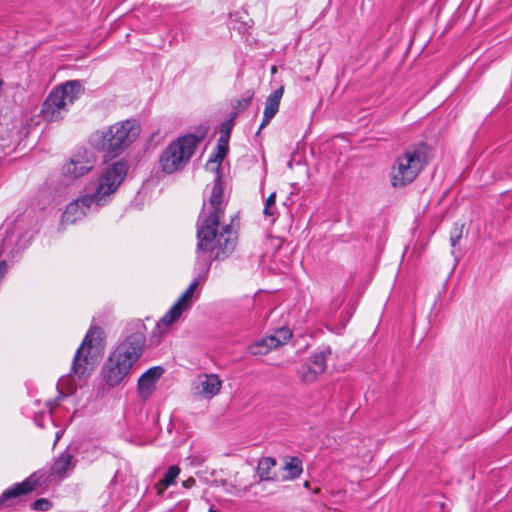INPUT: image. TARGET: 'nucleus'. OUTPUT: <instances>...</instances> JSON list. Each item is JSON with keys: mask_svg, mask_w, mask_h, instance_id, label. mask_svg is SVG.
I'll list each match as a JSON object with an SVG mask.
<instances>
[{"mask_svg": "<svg viewBox=\"0 0 512 512\" xmlns=\"http://www.w3.org/2000/svg\"><path fill=\"white\" fill-rule=\"evenodd\" d=\"M330 355L331 349L329 346L319 347L309 356L307 361L316 370V373L320 375L325 372L327 368V360Z\"/></svg>", "mask_w": 512, "mask_h": 512, "instance_id": "obj_19", "label": "nucleus"}, {"mask_svg": "<svg viewBox=\"0 0 512 512\" xmlns=\"http://www.w3.org/2000/svg\"><path fill=\"white\" fill-rule=\"evenodd\" d=\"M208 512H218V511L210 508Z\"/></svg>", "mask_w": 512, "mask_h": 512, "instance_id": "obj_37", "label": "nucleus"}, {"mask_svg": "<svg viewBox=\"0 0 512 512\" xmlns=\"http://www.w3.org/2000/svg\"><path fill=\"white\" fill-rule=\"evenodd\" d=\"M232 125L230 122L226 121L222 123L221 130H227L229 132V135L231 134Z\"/></svg>", "mask_w": 512, "mask_h": 512, "instance_id": "obj_34", "label": "nucleus"}, {"mask_svg": "<svg viewBox=\"0 0 512 512\" xmlns=\"http://www.w3.org/2000/svg\"><path fill=\"white\" fill-rule=\"evenodd\" d=\"M284 93V87L281 86L274 90L266 99L265 102V108L263 112V118L261 121V124L259 126V129L257 131V135L260 133V131L266 127L270 121L274 118V116L277 114L280 106V101Z\"/></svg>", "mask_w": 512, "mask_h": 512, "instance_id": "obj_17", "label": "nucleus"}, {"mask_svg": "<svg viewBox=\"0 0 512 512\" xmlns=\"http://www.w3.org/2000/svg\"><path fill=\"white\" fill-rule=\"evenodd\" d=\"M146 326L137 319L129 322L123 332V339L110 353L101 368L103 382L110 388L121 385L130 375L146 347Z\"/></svg>", "mask_w": 512, "mask_h": 512, "instance_id": "obj_2", "label": "nucleus"}, {"mask_svg": "<svg viewBox=\"0 0 512 512\" xmlns=\"http://www.w3.org/2000/svg\"><path fill=\"white\" fill-rule=\"evenodd\" d=\"M276 459L273 457H262L259 459L256 473L260 481H274L276 475L272 473V469L276 466Z\"/></svg>", "mask_w": 512, "mask_h": 512, "instance_id": "obj_20", "label": "nucleus"}, {"mask_svg": "<svg viewBox=\"0 0 512 512\" xmlns=\"http://www.w3.org/2000/svg\"><path fill=\"white\" fill-rule=\"evenodd\" d=\"M299 376L303 382L312 383L317 379L319 374L316 373V370L312 367V365L306 361L301 365L299 369Z\"/></svg>", "mask_w": 512, "mask_h": 512, "instance_id": "obj_26", "label": "nucleus"}, {"mask_svg": "<svg viewBox=\"0 0 512 512\" xmlns=\"http://www.w3.org/2000/svg\"><path fill=\"white\" fill-rule=\"evenodd\" d=\"M102 207L91 192L81 194L66 206L61 217L62 224H74L89 213L98 212Z\"/></svg>", "mask_w": 512, "mask_h": 512, "instance_id": "obj_11", "label": "nucleus"}, {"mask_svg": "<svg viewBox=\"0 0 512 512\" xmlns=\"http://www.w3.org/2000/svg\"><path fill=\"white\" fill-rule=\"evenodd\" d=\"M221 386L222 382L216 374H202L194 382V391L204 399H211L220 392Z\"/></svg>", "mask_w": 512, "mask_h": 512, "instance_id": "obj_16", "label": "nucleus"}, {"mask_svg": "<svg viewBox=\"0 0 512 512\" xmlns=\"http://www.w3.org/2000/svg\"><path fill=\"white\" fill-rule=\"evenodd\" d=\"M292 337V331L287 327L279 328L274 334L266 336L257 340L248 347V352L251 355H265L271 349L277 348L285 344Z\"/></svg>", "mask_w": 512, "mask_h": 512, "instance_id": "obj_14", "label": "nucleus"}, {"mask_svg": "<svg viewBox=\"0 0 512 512\" xmlns=\"http://www.w3.org/2000/svg\"><path fill=\"white\" fill-rule=\"evenodd\" d=\"M464 224L455 222L450 231V245L452 247V254L455 253V248L463 236Z\"/></svg>", "mask_w": 512, "mask_h": 512, "instance_id": "obj_27", "label": "nucleus"}, {"mask_svg": "<svg viewBox=\"0 0 512 512\" xmlns=\"http://www.w3.org/2000/svg\"><path fill=\"white\" fill-rule=\"evenodd\" d=\"M68 394H69V393H64V392H62V391H59V395H58V397H57L56 401H58V400H60V399H62V398H64V397L68 396Z\"/></svg>", "mask_w": 512, "mask_h": 512, "instance_id": "obj_35", "label": "nucleus"}, {"mask_svg": "<svg viewBox=\"0 0 512 512\" xmlns=\"http://www.w3.org/2000/svg\"><path fill=\"white\" fill-rule=\"evenodd\" d=\"M223 191L221 172H214L213 186L209 197L211 211L206 214L202 209L197 221L198 249L201 251L216 250V259L228 258L235 250L238 238L233 220L219 229L220 220L224 216L226 207ZM203 208H205V204Z\"/></svg>", "mask_w": 512, "mask_h": 512, "instance_id": "obj_1", "label": "nucleus"}, {"mask_svg": "<svg viewBox=\"0 0 512 512\" xmlns=\"http://www.w3.org/2000/svg\"><path fill=\"white\" fill-rule=\"evenodd\" d=\"M180 471L181 470L178 465H171L168 468L161 480L156 484L158 494H162L165 489H167L175 482L176 478L180 474Z\"/></svg>", "mask_w": 512, "mask_h": 512, "instance_id": "obj_24", "label": "nucleus"}, {"mask_svg": "<svg viewBox=\"0 0 512 512\" xmlns=\"http://www.w3.org/2000/svg\"><path fill=\"white\" fill-rule=\"evenodd\" d=\"M229 132L227 130H221L217 145L229 148Z\"/></svg>", "mask_w": 512, "mask_h": 512, "instance_id": "obj_31", "label": "nucleus"}, {"mask_svg": "<svg viewBox=\"0 0 512 512\" xmlns=\"http://www.w3.org/2000/svg\"><path fill=\"white\" fill-rule=\"evenodd\" d=\"M140 131L141 127L137 120L127 119L93 132L89 137V143L97 151L115 157L138 138Z\"/></svg>", "mask_w": 512, "mask_h": 512, "instance_id": "obj_3", "label": "nucleus"}, {"mask_svg": "<svg viewBox=\"0 0 512 512\" xmlns=\"http://www.w3.org/2000/svg\"><path fill=\"white\" fill-rule=\"evenodd\" d=\"M51 507V503L48 499L39 498L35 500L32 504V508L39 511H47Z\"/></svg>", "mask_w": 512, "mask_h": 512, "instance_id": "obj_30", "label": "nucleus"}, {"mask_svg": "<svg viewBox=\"0 0 512 512\" xmlns=\"http://www.w3.org/2000/svg\"><path fill=\"white\" fill-rule=\"evenodd\" d=\"M34 422L37 426L41 427V428H44L45 427V424L46 422H53V419H52V416H51V413L48 412H40V413H37L35 414L34 416Z\"/></svg>", "mask_w": 512, "mask_h": 512, "instance_id": "obj_29", "label": "nucleus"}, {"mask_svg": "<svg viewBox=\"0 0 512 512\" xmlns=\"http://www.w3.org/2000/svg\"><path fill=\"white\" fill-rule=\"evenodd\" d=\"M163 373L164 369L161 366H153L139 377L137 392L141 399L146 400L151 396Z\"/></svg>", "mask_w": 512, "mask_h": 512, "instance_id": "obj_15", "label": "nucleus"}, {"mask_svg": "<svg viewBox=\"0 0 512 512\" xmlns=\"http://www.w3.org/2000/svg\"><path fill=\"white\" fill-rule=\"evenodd\" d=\"M84 93L80 80H69L53 88L42 104L40 115L46 121L64 118L69 107Z\"/></svg>", "mask_w": 512, "mask_h": 512, "instance_id": "obj_5", "label": "nucleus"}, {"mask_svg": "<svg viewBox=\"0 0 512 512\" xmlns=\"http://www.w3.org/2000/svg\"><path fill=\"white\" fill-rule=\"evenodd\" d=\"M283 470L286 472L283 476L284 480H295L299 478L303 472L302 460L298 457H288Z\"/></svg>", "mask_w": 512, "mask_h": 512, "instance_id": "obj_21", "label": "nucleus"}, {"mask_svg": "<svg viewBox=\"0 0 512 512\" xmlns=\"http://www.w3.org/2000/svg\"><path fill=\"white\" fill-rule=\"evenodd\" d=\"M184 311L186 310L181 307L179 303L175 302L174 305L160 318L156 325V329L160 330L162 326L168 327L177 321Z\"/></svg>", "mask_w": 512, "mask_h": 512, "instance_id": "obj_22", "label": "nucleus"}, {"mask_svg": "<svg viewBox=\"0 0 512 512\" xmlns=\"http://www.w3.org/2000/svg\"><path fill=\"white\" fill-rule=\"evenodd\" d=\"M31 231H4L0 245V281L7 272L6 259H14L29 244Z\"/></svg>", "mask_w": 512, "mask_h": 512, "instance_id": "obj_10", "label": "nucleus"}, {"mask_svg": "<svg viewBox=\"0 0 512 512\" xmlns=\"http://www.w3.org/2000/svg\"><path fill=\"white\" fill-rule=\"evenodd\" d=\"M63 434V431H58L56 432V438H55V442L54 444H56V442L60 439L61 435Z\"/></svg>", "mask_w": 512, "mask_h": 512, "instance_id": "obj_36", "label": "nucleus"}, {"mask_svg": "<svg viewBox=\"0 0 512 512\" xmlns=\"http://www.w3.org/2000/svg\"><path fill=\"white\" fill-rule=\"evenodd\" d=\"M98 456V448L90 441H73L54 460L51 467L52 474L58 477H65L66 473L72 470L77 462L76 457L89 462Z\"/></svg>", "mask_w": 512, "mask_h": 512, "instance_id": "obj_8", "label": "nucleus"}, {"mask_svg": "<svg viewBox=\"0 0 512 512\" xmlns=\"http://www.w3.org/2000/svg\"><path fill=\"white\" fill-rule=\"evenodd\" d=\"M96 156L86 148H79L65 163L63 173L71 178H79L92 170Z\"/></svg>", "mask_w": 512, "mask_h": 512, "instance_id": "obj_12", "label": "nucleus"}, {"mask_svg": "<svg viewBox=\"0 0 512 512\" xmlns=\"http://www.w3.org/2000/svg\"><path fill=\"white\" fill-rule=\"evenodd\" d=\"M251 99H252L251 96L246 99H243L242 101H239V105L242 106L243 108H246L250 105Z\"/></svg>", "mask_w": 512, "mask_h": 512, "instance_id": "obj_33", "label": "nucleus"}, {"mask_svg": "<svg viewBox=\"0 0 512 512\" xmlns=\"http://www.w3.org/2000/svg\"><path fill=\"white\" fill-rule=\"evenodd\" d=\"M103 330L98 326H92L87 331L81 345L78 347L72 362L71 372L59 380V386L67 384L69 393L76 390L77 385L72 383L75 377L88 378L95 365L94 358L103 348Z\"/></svg>", "mask_w": 512, "mask_h": 512, "instance_id": "obj_4", "label": "nucleus"}, {"mask_svg": "<svg viewBox=\"0 0 512 512\" xmlns=\"http://www.w3.org/2000/svg\"><path fill=\"white\" fill-rule=\"evenodd\" d=\"M425 160V145L408 147L394 161L391 170V185L395 188H402L413 182L423 169Z\"/></svg>", "mask_w": 512, "mask_h": 512, "instance_id": "obj_6", "label": "nucleus"}, {"mask_svg": "<svg viewBox=\"0 0 512 512\" xmlns=\"http://www.w3.org/2000/svg\"><path fill=\"white\" fill-rule=\"evenodd\" d=\"M229 148L224 146H216V152L211 154L205 168L211 172H220L221 163L228 153Z\"/></svg>", "mask_w": 512, "mask_h": 512, "instance_id": "obj_23", "label": "nucleus"}, {"mask_svg": "<svg viewBox=\"0 0 512 512\" xmlns=\"http://www.w3.org/2000/svg\"><path fill=\"white\" fill-rule=\"evenodd\" d=\"M46 482L45 474L38 471L32 473L24 481L16 483L7 488L0 495V505L5 504L8 500L17 498L22 495H27L37 487L42 486Z\"/></svg>", "mask_w": 512, "mask_h": 512, "instance_id": "obj_13", "label": "nucleus"}, {"mask_svg": "<svg viewBox=\"0 0 512 512\" xmlns=\"http://www.w3.org/2000/svg\"><path fill=\"white\" fill-rule=\"evenodd\" d=\"M216 250L214 251H201L197 248V257L195 262V277L194 279L200 283H204L211 269V264L215 258Z\"/></svg>", "mask_w": 512, "mask_h": 512, "instance_id": "obj_18", "label": "nucleus"}, {"mask_svg": "<svg viewBox=\"0 0 512 512\" xmlns=\"http://www.w3.org/2000/svg\"><path fill=\"white\" fill-rule=\"evenodd\" d=\"M195 484L196 480L193 477H190L182 482V486L187 489L193 487Z\"/></svg>", "mask_w": 512, "mask_h": 512, "instance_id": "obj_32", "label": "nucleus"}, {"mask_svg": "<svg viewBox=\"0 0 512 512\" xmlns=\"http://www.w3.org/2000/svg\"><path fill=\"white\" fill-rule=\"evenodd\" d=\"M199 284L200 282L193 279V281L190 283L185 292L180 296V298L176 301V303H179L181 307L187 310L192 302L193 293Z\"/></svg>", "mask_w": 512, "mask_h": 512, "instance_id": "obj_25", "label": "nucleus"}, {"mask_svg": "<svg viewBox=\"0 0 512 512\" xmlns=\"http://www.w3.org/2000/svg\"><path fill=\"white\" fill-rule=\"evenodd\" d=\"M200 138L194 134H187L171 142L162 152L160 167L166 174L181 170L194 154Z\"/></svg>", "mask_w": 512, "mask_h": 512, "instance_id": "obj_7", "label": "nucleus"}, {"mask_svg": "<svg viewBox=\"0 0 512 512\" xmlns=\"http://www.w3.org/2000/svg\"><path fill=\"white\" fill-rule=\"evenodd\" d=\"M276 193H271L266 199L263 213L266 217H272L275 220L276 209H275Z\"/></svg>", "mask_w": 512, "mask_h": 512, "instance_id": "obj_28", "label": "nucleus"}, {"mask_svg": "<svg viewBox=\"0 0 512 512\" xmlns=\"http://www.w3.org/2000/svg\"><path fill=\"white\" fill-rule=\"evenodd\" d=\"M129 170L127 161L118 160L107 167L98 179V183L91 192L98 202L104 207L112 198L124 181Z\"/></svg>", "mask_w": 512, "mask_h": 512, "instance_id": "obj_9", "label": "nucleus"}]
</instances>
